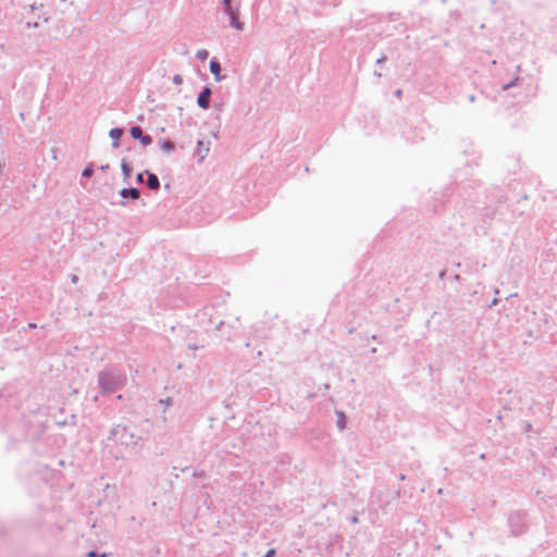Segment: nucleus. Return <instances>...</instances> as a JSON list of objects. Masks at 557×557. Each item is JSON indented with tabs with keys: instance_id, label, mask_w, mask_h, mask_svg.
Returning <instances> with one entry per match:
<instances>
[{
	"instance_id": "2f4dec72",
	"label": "nucleus",
	"mask_w": 557,
	"mask_h": 557,
	"mask_svg": "<svg viewBox=\"0 0 557 557\" xmlns=\"http://www.w3.org/2000/svg\"><path fill=\"white\" fill-rule=\"evenodd\" d=\"M106 169H108V165H102L101 166V170H106Z\"/></svg>"
},
{
	"instance_id": "4be33fe9",
	"label": "nucleus",
	"mask_w": 557,
	"mask_h": 557,
	"mask_svg": "<svg viewBox=\"0 0 557 557\" xmlns=\"http://www.w3.org/2000/svg\"><path fill=\"white\" fill-rule=\"evenodd\" d=\"M136 180H137V182H138V183H143V182H144V174H143V173H139V174L137 175V178H136Z\"/></svg>"
},
{
	"instance_id": "7c9ffc66",
	"label": "nucleus",
	"mask_w": 557,
	"mask_h": 557,
	"mask_svg": "<svg viewBox=\"0 0 557 557\" xmlns=\"http://www.w3.org/2000/svg\"><path fill=\"white\" fill-rule=\"evenodd\" d=\"M28 326H29V327H36V325H35V324H33V323H29V324H28Z\"/></svg>"
},
{
	"instance_id": "72a5a7b5",
	"label": "nucleus",
	"mask_w": 557,
	"mask_h": 557,
	"mask_svg": "<svg viewBox=\"0 0 557 557\" xmlns=\"http://www.w3.org/2000/svg\"><path fill=\"white\" fill-rule=\"evenodd\" d=\"M100 557H107V554H106V553H103V554H101V555H100Z\"/></svg>"
},
{
	"instance_id": "f03ea898",
	"label": "nucleus",
	"mask_w": 557,
	"mask_h": 557,
	"mask_svg": "<svg viewBox=\"0 0 557 557\" xmlns=\"http://www.w3.org/2000/svg\"><path fill=\"white\" fill-rule=\"evenodd\" d=\"M98 382L104 393H112L125 384L126 376L117 371H102Z\"/></svg>"
},
{
	"instance_id": "f3484780",
	"label": "nucleus",
	"mask_w": 557,
	"mask_h": 557,
	"mask_svg": "<svg viewBox=\"0 0 557 557\" xmlns=\"http://www.w3.org/2000/svg\"><path fill=\"white\" fill-rule=\"evenodd\" d=\"M92 173H94V171H92V169H91V168H86V169L83 171L82 175H83L84 177H90V176L92 175Z\"/></svg>"
},
{
	"instance_id": "c756f323",
	"label": "nucleus",
	"mask_w": 557,
	"mask_h": 557,
	"mask_svg": "<svg viewBox=\"0 0 557 557\" xmlns=\"http://www.w3.org/2000/svg\"><path fill=\"white\" fill-rule=\"evenodd\" d=\"M4 169V164L0 162V172Z\"/></svg>"
},
{
	"instance_id": "cd10ccee",
	"label": "nucleus",
	"mask_w": 557,
	"mask_h": 557,
	"mask_svg": "<svg viewBox=\"0 0 557 557\" xmlns=\"http://www.w3.org/2000/svg\"><path fill=\"white\" fill-rule=\"evenodd\" d=\"M395 95H396L397 97H400V96H401V90H400V89L396 90Z\"/></svg>"
},
{
	"instance_id": "6e6552de",
	"label": "nucleus",
	"mask_w": 557,
	"mask_h": 557,
	"mask_svg": "<svg viewBox=\"0 0 557 557\" xmlns=\"http://www.w3.org/2000/svg\"><path fill=\"white\" fill-rule=\"evenodd\" d=\"M120 195L123 198H132V199H138L140 196V193L137 188H123L120 190Z\"/></svg>"
},
{
	"instance_id": "dca6fc26",
	"label": "nucleus",
	"mask_w": 557,
	"mask_h": 557,
	"mask_svg": "<svg viewBox=\"0 0 557 557\" xmlns=\"http://www.w3.org/2000/svg\"><path fill=\"white\" fill-rule=\"evenodd\" d=\"M172 82L175 84V85H181L183 83V78L181 75L176 74L172 77Z\"/></svg>"
},
{
	"instance_id": "bb28decb",
	"label": "nucleus",
	"mask_w": 557,
	"mask_h": 557,
	"mask_svg": "<svg viewBox=\"0 0 557 557\" xmlns=\"http://www.w3.org/2000/svg\"><path fill=\"white\" fill-rule=\"evenodd\" d=\"M385 61V57H381L380 59L376 60V63H383Z\"/></svg>"
},
{
	"instance_id": "393cba45",
	"label": "nucleus",
	"mask_w": 557,
	"mask_h": 557,
	"mask_svg": "<svg viewBox=\"0 0 557 557\" xmlns=\"http://www.w3.org/2000/svg\"><path fill=\"white\" fill-rule=\"evenodd\" d=\"M77 281H78V277H77L76 275H72V277H71V282H72V283H74V284H76V283H77Z\"/></svg>"
},
{
	"instance_id": "9b49d317",
	"label": "nucleus",
	"mask_w": 557,
	"mask_h": 557,
	"mask_svg": "<svg viewBox=\"0 0 557 557\" xmlns=\"http://www.w3.org/2000/svg\"><path fill=\"white\" fill-rule=\"evenodd\" d=\"M121 169L123 172L124 180L127 181L132 174V166L125 160H123L121 163Z\"/></svg>"
},
{
	"instance_id": "412c9836",
	"label": "nucleus",
	"mask_w": 557,
	"mask_h": 557,
	"mask_svg": "<svg viewBox=\"0 0 557 557\" xmlns=\"http://www.w3.org/2000/svg\"><path fill=\"white\" fill-rule=\"evenodd\" d=\"M26 26L27 27H33V28H38L39 24H38V22H34V23L28 22V23H26Z\"/></svg>"
},
{
	"instance_id": "2eb2a0df",
	"label": "nucleus",
	"mask_w": 557,
	"mask_h": 557,
	"mask_svg": "<svg viewBox=\"0 0 557 557\" xmlns=\"http://www.w3.org/2000/svg\"><path fill=\"white\" fill-rule=\"evenodd\" d=\"M139 140L144 146H148L152 143V138L148 135H143V137L139 138Z\"/></svg>"
},
{
	"instance_id": "1a4fd4ad",
	"label": "nucleus",
	"mask_w": 557,
	"mask_h": 557,
	"mask_svg": "<svg viewBox=\"0 0 557 557\" xmlns=\"http://www.w3.org/2000/svg\"><path fill=\"white\" fill-rule=\"evenodd\" d=\"M147 174H148L147 186L152 190H158L160 188V182H159L158 176L156 174L149 173V172H147Z\"/></svg>"
},
{
	"instance_id": "4468645a",
	"label": "nucleus",
	"mask_w": 557,
	"mask_h": 557,
	"mask_svg": "<svg viewBox=\"0 0 557 557\" xmlns=\"http://www.w3.org/2000/svg\"><path fill=\"white\" fill-rule=\"evenodd\" d=\"M338 416H339V419L337 420V426L339 430H343V429H345V425H346L345 416L343 412H339Z\"/></svg>"
},
{
	"instance_id": "ddd939ff",
	"label": "nucleus",
	"mask_w": 557,
	"mask_h": 557,
	"mask_svg": "<svg viewBox=\"0 0 557 557\" xmlns=\"http://www.w3.org/2000/svg\"><path fill=\"white\" fill-rule=\"evenodd\" d=\"M197 58L201 61L206 60L209 55V52L206 49H200L196 53Z\"/></svg>"
},
{
	"instance_id": "aec40b11",
	"label": "nucleus",
	"mask_w": 557,
	"mask_h": 557,
	"mask_svg": "<svg viewBox=\"0 0 557 557\" xmlns=\"http://www.w3.org/2000/svg\"><path fill=\"white\" fill-rule=\"evenodd\" d=\"M274 555H275V549L272 548L265 553L264 557H274Z\"/></svg>"
},
{
	"instance_id": "0eeeda50",
	"label": "nucleus",
	"mask_w": 557,
	"mask_h": 557,
	"mask_svg": "<svg viewBox=\"0 0 557 557\" xmlns=\"http://www.w3.org/2000/svg\"><path fill=\"white\" fill-rule=\"evenodd\" d=\"M122 135H123V129L122 128L115 127V128L110 129L109 136L112 139V146L114 148H119L120 147V138H121Z\"/></svg>"
},
{
	"instance_id": "9d476101",
	"label": "nucleus",
	"mask_w": 557,
	"mask_h": 557,
	"mask_svg": "<svg viewBox=\"0 0 557 557\" xmlns=\"http://www.w3.org/2000/svg\"><path fill=\"white\" fill-rule=\"evenodd\" d=\"M159 146L166 153H172L175 150L174 144L168 139H160Z\"/></svg>"
},
{
	"instance_id": "c85d7f7f",
	"label": "nucleus",
	"mask_w": 557,
	"mask_h": 557,
	"mask_svg": "<svg viewBox=\"0 0 557 557\" xmlns=\"http://www.w3.org/2000/svg\"><path fill=\"white\" fill-rule=\"evenodd\" d=\"M511 86H513V83H510V84H508V85L504 86V89H508V88H509V87H511Z\"/></svg>"
},
{
	"instance_id": "20e7f679",
	"label": "nucleus",
	"mask_w": 557,
	"mask_h": 557,
	"mask_svg": "<svg viewBox=\"0 0 557 557\" xmlns=\"http://www.w3.org/2000/svg\"><path fill=\"white\" fill-rule=\"evenodd\" d=\"M209 151H210V143L209 141H207V143L203 140L197 141L194 154L197 158L198 163H201L205 161V159L209 154Z\"/></svg>"
},
{
	"instance_id": "423d86ee",
	"label": "nucleus",
	"mask_w": 557,
	"mask_h": 557,
	"mask_svg": "<svg viewBox=\"0 0 557 557\" xmlns=\"http://www.w3.org/2000/svg\"><path fill=\"white\" fill-rule=\"evenodd\" d=\"M209 67L210 72L214 75L215 82H222L224 79V76L221 75V65L218 61L211 60Z\"/></svg>"
},
{
	"instance_id": "f257e3e1",
	"label": "nucleus",
	"mask_w": 557,
	"mask_h": 557,
	"mask_svg": "<svg viewBox=\"0 0 557 557\" xmlns=\"http://www.w3.org/2000/svg\"><path fill=\"white\" fill-rule=\"evenodd\" d=\"M109 440L124 446H135L143 440V436L131 422L123 421L110 430Z\"/></svg>"
},
{
	"instance_id": "f8f14e48",
	"label": "nucleus",
	"mask_w": 557,
	"mask_h": 557,
	"mask_svg": "<svg viewBox=\"0 0 557 557\" xmlns=\"http://www.w3.org/2000/svg\"><path fill=\"white\" fill-rule=\"evenodd\" d=\"M131 135L135 139H139L143 137V131L139 126H133L129 131Z\"/></svg>"
},
{
	"instance_id": "7ed1b4c3",
	"label": "nucleus",
	"mask_w": 557,
	"mask_h": 557,
	"mask_svg": "<svg viewBox=\"0 0 557 557\" xmlns=\"http://www.w3.org/2000/svg\"><path fill=\"white\" fill-rule=\"evenodd\" d=\"M225 14L230 17V23L236 30H244V24L238 21L239 8H228L224 10Z\"/></svg>"
},
{
	"instance_id": "473e14b6",
	"label": "nucleus",
	"mask_w": 557,
	"mask_h": 557,
	"mask_svg": "<svg viewBox=\"0 0 557 557\" xmlns=\"http://www.w3.org/2000/svg\"><path fill=\"white\" fill-rule=\"evenodd\" d=\"M530 428H531L530 424L525 425L527 431L530 430Z\"/></svg>"
},
{
	"instance_id": "6ab92c4d",
	"label": "nucleus",
	"mask_w": 557,
	"mask_h": 557,
	"mask_svg": "<svg viewBox=\"0 0 557 557\" xmlns=\"http://www.w3.org/2000/svg\"><path fill=\"white\" fill-rule=\"evenodd\" d=\"M222 3L224 4V10L228 9V8H233L231 4L232 3L231 0H222Z\"/></svg>"
},
{
	"instance_id": "39448f33",
	"label": "nucleus",
	"mask_w": 557,
	"mask_h": 557,
	"mask_svg": "<svg viewBox=\"0 0 557 557\" xmlns=\"http://www.w3.org/2000/svg\"><path fill=\"white\" fill-rule=\"evenodd\" d=\"M210 96H211V89L209 87H205L197 98V104L201 109L207 110L209 108Z\"/></svg>"
},
{
	"instance_id": "b1692460",
	"label": "nucleus",
	"mask_w": 557,
	"mask_h": 557,
	"mask_svg": "<svg viewBox=\"0 0 557 557\" xmlns=\"http://www.w3.org/2000/svg\"><path fill=\"white\" fill-rule=\"evenodd\" d=\"M498 304V299L497 298H494L492 301H491V305L490 307H494Z\"/></svg>"
},
{
	"instance_id": "5701e85b",
	"label": "nucleus",
	"mask_w": 557,
	"mask_h": 557,
	"mask_svg": "<svg viewBox=\"0 0 557 557\" xmlns=\"http://www.w3.org/2000/svg\"><path fill=\"white\" fill-rule=\"evenodd\" d=\"M87 557H98V554L94 550H90L89 553H87Z\"/></svg>"
},
{
	"instance_id": "a878e982",
	"label": "nucleus",
	"mask_w": 557,
	"mask_h": 557,
	"mask_svg": "<svg viewBox=\"0 0 557 557\" xmlns=\"http://www.w3.org/2000/svg\"><path fill=\"white\" fill-rule=\"evenodd\" d=\"M29 9H30L32 11H35V10H37V9H38V7H37V4H36V3H33V4H30V5H29Z\"/></svg>"
},
{
	"instance_id": "a211bd4d",
	"label": "nucleus",
	"mask_w": 557,
	"mask_h": 557,
	"mask_svg": "<svg viewBox=\"0 0 557 557\" xmlns=\"http://www.w3.org/2000/svg\"><path fill=\"white\" fill-rule=\"evenodd\" d=\"M160 404L164 405L165 407H169L172 405V399L171 398L161 399Z\"/></svg>"
}]
</instances>
